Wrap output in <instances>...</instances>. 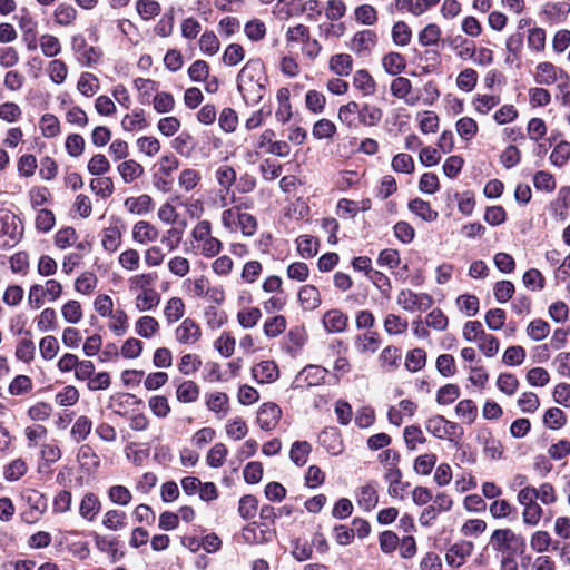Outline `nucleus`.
Listing matches in <instances>:
<instances>
[{"label":"nucleus","mask_w":570,"mask_h":570,"mask_svg":"<svg viewBox=\"0 0 570 570\" xmlns=\"http://www.w3.org/2000/svg\"><path fill=\"white\" fill-rule=\"evenodd\" d=\"M92 193L101 198H108L114 193V181L110 177L94 178L89 183Z\"/></svg>","instance_id":"51"},{"label":"nucleus","mask_w":570,"mask_h":570,"mask_svg":"<svg viewBox=\"0 0 570 570\" xmlns=\"http://www.w3.org/2000/svg\"><path fill=\"white\" fill-rule=\"evenodd\" d=\"M78 90L86 97H92L99 90L98 78L90 72H83L77 83Z\"/></svg>","instance_id":"49"},{"label":"nucleus","mask_w":570,"mask_h":570,"mask_svg":"<svg viewBox=\"0 0 570 570\" xmlns=\"http://www.w3.org/2000/svg\"><path fill=\"white\" fill-rule=\"evenodd\" d=\"M95 544L99 551L109 556V560L112 563L118 562L125 557V552L120 550V542L117 538L96 534Z\"/></svg>","instance_id":"14"},{"label":"nucleus","mask_w":570,"mask_h":570,"mask_svg":"<svg viewBox=\"0 0 570 570\" xmlns=\"http://www.w3.org/2000/svg\"><path fill=\"white\" fill-rule=\"evenodd\" d=\"M396 303L406 312H424L433 304V298L426 293H416L409 288L402 289L396 296Z\"/></svg>","instance_id":"6"},{"label":"nucleus","mask_w":570,"mask_h":570,"mask_svg":"<svg viewBox=\"0 0 570 570\" xmlns=\"http://www.w3.org/2000/svg\"><path fill=\"white\" fill-rule=\"evenodd\" d=\"M297 250L303 258H311L318 252V240L308 235H302L296 239Z\"/></svg>","instance_id":"47"},{"label":"nucleus","mask_w":570,"mask_h":570,"mask_svg":"<svg viewBox=\"0 0 570 570\" xmlns=\"http://www.w3.org/2000/svg\"><path fill=\"white\" fill-rule=\"evenodd\" d=\"M148 126L142 109H135L131 114L125 115L121 120V128L125 131L142 130Z\"/></svg>","instance_id":"28"},{"label":"nucleus","mask_w":570,"mask_h":570,"mask_svg":"<svg viewBox=\"0 0 570 570\" xmlns=\"http://www.w3.org/2000/svg\"><path fill=\"white\" fill-rule=\"evenodd\" d=\"M39 127L46 138H55L60 132L59 119L52 114H45L40 119Z\"/></svg>","instance_id":"53"},{"label":"nucleus","mask_w":570,"mask_h":570,"mask_svg":"<svg viewBox=\"0 0 570 570\" xmlns=\"http://www.w3.org/2000/svg\"><path fill=\"white\" fill-rule=\"evenodd\" d=\"M547 35L543 28L534 27L528 30L527 46L530 51L539 53L546 48Z\"/></svg>","instance_id":"36"},{"label":"nucleus","mask_w":570,"mask_h":570,"mask_svg":"<svg viewBox=\"0 0 570 570\" xmlns=\"http://www.w3.org/2000/svg\"><path fill=\"white\" fill-rule=\"evenodd\" d=\"M121 244V232L118 226L104 228L101 235V245L108 253H115Z\"/></svg>","instance_id":"29"},{"label":"nucleus","mask_w":570,"mask_h":570,"mask_svg":"<svg viewBox=\"0 0 570 570\" xmlns=\"http://www.w3.org/2000/svg\"><path fill=\"white\" fill-rule=\"evenodd\" d=\"M153 107L158 114H168L175 108V99L170 92H157L153 99Z\"/></svg>","instance_id":"60"},{"label":"nucleus","mask_w":570,"mask_h":570,"mask_svg":"<svg viewBox=\"0 0 570 570\" xmlns=\"http://www.w3.org/2000/svg\"><path fill=\"white\" fill-rule=\"evenodd\" d=\"M330 69L338 76H347L353 69V59L350 55L337 53L331 58Z\"/></svg>","instance_id":"38"},{"label":"nucleus","mask_w":570,"mask_h":570,"mask_svg":"<svg viewBox=\"0 0 570 570\" xmlns=\"http://www.w3.org/2000/svg\"><path fill=\"white\" fill-rule=\"evenodd\" d=\"M71 50L81 66L90 67L97 63L101 52L98 48L89 46L86 38L78 33L71 37Z\"/></svg>","instance_id":"7"},{"label":"nucleus","mask_w":570,"mask_h":570,"mask_svg":"<svg viewBox=\"0 0 570 570\" xmlns=\"http://www.w3.org/2000/svg\"><path fill=\"white\" fill-rule=\"evenodd\" d=\"M266 76L261 60H248L237 76V89L248 106L257 105L265 95Z\"/></svg>","instance_id":"1"},{"label":"nucleus","mask_w":570,"mask_h":570,"mask_svg":"<svg viewBox=\"0 0 570 570\" xmlns=\"http://www.w3.org/2000/svg\"><path fill=\"white\" fill-rule=\"evenodd\" d=\"M28 471V466L24 460L16 459L9 464H7L3 469V478L9 481H18L22 478Z\"/></svg>","instance_id":"50"},{"label":"nucleus","mask_w":570,"mask_h":570,"mask_svg":"<svg viewBox=\"0 0 570 570\" xmlns=\"http://www.w3.org/2000/svg\"><path fill=\"white\" fill-rule=\"evenodd\" d=\"M407 208L424 222H434L439 217V213L431 207L430 203L421 198L410 200Z\"/></svg>","instance_id":"22"},{"label":"nucleus","mask_w":570,"mask_h":570,"mask_svg":"<svg viewBox=\"0 0 570 570\" xmlns=\"http://www.w3.org/2000/svg\"><path fill=\"white\" fill-rule=\"evenodd\" d=\"M298 301L305 311H313L321 304L318 289L313 285H304L298 291Z\"/></svg>","instance_id":"24"},{"label":"nucleus","mask_w":570,"mask_h":570,"mask_svg":"<svg viewBox=\"0 0 570 570\" xmlns=\"http://www.w3.org/2000/svg\"><path fill=\"white\" fill-rule=\"evenodd\" d=\"M102 525L110 531L122 530L127 525V514L121 510H108L102 518Z\"/></svg>","instance_id":"33"},{"label":"nucleus","mask_w":570,"mask_h":570,"mask_svg":"<svg viewBox=\"0 0 570 570\" xmlns=\"http://www.w3.org/2000/svg\"><path fill=\"white\" fill-rule=\"evenodd\" d=\"M417 120L422 134H434L439 130V116L432 110L417 114Z\"/></svg>","instance_id":"44"},{"label":"nucleus","mask_w":570,"mask_h":570,"mask_svg":"<svg viewBox=\"0 0 570 570\" xmlns=\"http://www.w3.org/2000/svg\"><path fill=\"white\" fill-rule=\"evenodd\" d=\"M198 43L200 51L207 56L216 55L220 48V42L214 31H205Z\"/></svg>","instance_id":"54"},{"label":"nucleus","mask_w":570,"mask_h":570,"mask_svg":"<svg viewBox=\"0 0 570 570\" xmlns=\"http://www.w3.org/2000/svg\"><path fill=\"white\" fill-rule=\"evenodd\" d=\"M566 423L567 415L559 407H550L543 414V424L550 430H560Z\"/></svg>","instance_id":"40"},{"label":"nucleus","mask_w":570,"mask_h":570,"mask_svg":"<svg viewBox=\"0 0 570 570\" xmlns=\"http://www.w3.org/2000/svg\"><path fill=\"white\" fill-rule=\"evenodd\" d=\"M479 75L472 68L463 69L456 77V86L460 90L470 92L478 83Z\"/></svg>","instance_id":"52"},{"label":"nucleus","mask_w":570,"mask_h":570,"mask_svg":"<svg viewBox=\"0 0 570 570\" xmlns=\"http://www.w3.org/2000/svg\"><path fill=\"white\" fill-rule=\"evenodd\" d=\"M77 460L87 470H96L100 465L99 456L89 444H82L79 448Z\"/></svg>","instance_id":"34"},{"label":"nucleus","mask_w":570,"mask_h":570,"mask_svg":"<svg viewBox=\"0 0 570 570\" xmlns=\"http://www.w3.org/2000/svg\"><path fill=\"white\" fill-rule=\"evenodd\" d=\"M154 206L155 204L153 198L147 194H142L138 197H128L125 200V207L127 210L140 216L150 213L154 209Z\"/></svg>","instance_id":"21"},{"label":"nucleus","mask_w":570,"mask_h":570,"mask_svg":"<svg viewBox=\"0 0 570 570\" xmlns=\"http://www.w3.org/2000/svg\"><path fill=\"white\" fill-rule=\"evenodd\" d=\"M474 544L471 541L460 540L453 543L445 553V562L452 568H460L472 554Z\"/></svg>","instance_id":"9"},{"label":"nucleus","mask_w":570,"mask_h":570,"mask_svg":"<svg viewBox=\"0 0 570 570\" xmlns=\"http://www.w3.org/2000/svg\"><path fill=\"white\" fill-rule=\"evenodd\" d=\"M392 39L396 46L405 47L411 42L412 30L404 21H397L392 27Z\"/></svg>","instance_id":"48"},{"label":"nucleus","mask_w":570,"mask_h":570,"mask_svg":"<svg viewBox=\"0 0 570 570\" xmlns=\"http://www.w3.org/2000/svg\"><path fill=\"white\" fill-rule=\"evenodd\" d=\"M242 212V204H237L227 209H224L220 217L223 227L230 233L237 232V223L240 218Z\"/></svg>","instance_id":"37"},{"label":"nucleus","mask_w":570,"mask_h":570,"mask_svg":"<svg viewBox=\"0 0 570 570\" xmlns=\"http://www.w3.org/2000/svg\"><path fill=\"white\" fill-rule=\"evenodd\" d=\"M570 159V142L562 140L552 149L549 160L556 167H563Z\"/></svg>","instance_id":"43"},{"label":"nucleus","mask_w":570,"mask_h":570,"mask_svg":"<svg viewBox=\"0 0 570 570\" xmlns=\"http://www.w3.org/2000/svg\"><path fill=\"white\" fill-rule=\"evenodd\" d=\"M193 239L198 244L199 253L212 258L219 254L222 250V242L212 235V224L209 220L198 222L191 230Z\"/></svg>","instance_id":"3"},{"label":"nucleus","mask_w":570,"mask_h":570,"mask_svg":"<svg viewBox=\"0 0 570 570\" xmlns=\"http://www.w3.org/2000/svg\"><path fill=\"white\" fill-rule=\"evenodd\" d=\"M91 429L92 421L88 416L81 415L75 421L70 430V436L76 443H80L88 438Z\"/></svg>","instance_id":"32"},{"label":"nucleus","mask_w":570,"mask_h":570,"mask_svg":"<svg viewBox=\"0 0 570 570\" xmlns=\"http://www.w3.org/2000/svg\"><path fill=\"white\" fill-rule=\"evenodd\" d=\"M14 216L10 213L0 215V246L11 247L18 242Z\"/></svg>","instance_id":"19"},{"label":"nucleus","mask_w":570,"mask_h":570,"mask_svg":"<svg viewBox=\"0 0 570 570\" xmlns=\"http://www.w3.org/2000/svg\"><path fill=\"white\" fill-rule=\"evenodd\" d=\"M202 175L193 168H186L180 171L178 177V185L185 191H191L200 181Z\"/></svg>","instance_id":"58"},{"label":"nucleus","mask_w":570,"mask_h":570,"mask_svg":"<svg viewBox=\"0 0 570 570\" xmlns=\"http://www.w3.org/2000/svg\"><path fill=\"white\" fill-rule=\"evenodd\" d=\"M456 416L465 424H472L478 416V407L472 400L460 401L455 406Z\"/></svg>","instance_id":"35"},{"label":"nucleus","mask_w":570,"mask_h":570,"mask_svg":"<svg viewBox=\"0 0 570 570\" xmlns=\"http://www.w3.org/2000/svg\"><path fill=\"white\" fill-rule=\"evenodd\" d=\"M306 342V333L302 327H293L289 330L284 344L285 351L295 356Z\"/></svg>","instance_id":"25"},{"label":"nucleus","mask_w":570,"mask_h":570,"mask_svg":"<svg viewBox=\"0 0 570 570\" xmlns=\"http://www.w3.org/2000/svg\"><path fill=\"white\" fill-rule=\"evenodd\" d=\"M425 429L433 436L441 440L453 441L462 435V428L455 423L445 420L442 415H434L425 423Z\"/></svg>","instance_id":"5"},{"label":"nucleus","mask_w":570,"mask_h":570,"mask_svg":"<svg viewBox=\"0 0 570 570\" xmlns=\"http://www.w3.org/2000/svg\"><path fill=\"white\" fill-rule=\"evenodd\" d=\"M534 81L541 86H551L558 83L562 89L569 83V75L562 69L554 66L552 62H539L533 73Z\"/></svg>","instance_id":"4"},{"label":"nucleus","mask_w":570,"mask_h":570,"mask_svg":"<svg viewBox=\"0 0 570 570\" xmlns=\"http://www.w3.org/2000/svg\"><path fill=\"white\" fill-rule=\"evenodd\" d=\"M489 544L501 558L522 553L525 546L523 537L509 528L494 530Z\"/></svg>","instance_id":"2"},{"label":"nucleus","mask_w":570,"mask_h":570,"mask_svg":"<svg viewBox=\"0 0 570 570\" xmlns=\"http://www.w3.org/2000/svg\"><path fill=\"white\" fill-rule=\"evenodd\" d=\"M228 450L224 443H216L207 453L206 462L210 468H220L226 460Z\"/></svg>","instance_id":"64"},{"label":"nucleus","mask_w":570,"mask_h":570,"mask_svg":"<svg viewBox=\"0 0 570 570\" xmlns=\"http://www.w3.org/2000/svg\"><path fill=\"white\" fill-rule=\"evenodd\" d=\"M327 373V370L320 365H307L295 376L292 387L304 389L318 386L324 383Z\"/></svg>","instance_id":"8"},{"label":"nucleus","mask_w":570,"mask_h":570,"mask_svg":"<svg viewBox=\"0 0 570 570\" xmlns=\"http://www.w3.org/2000/svg\"><path fill=\"white\" fill-rule=\"evenodd\" d=\"M551 542L552 539L550 533L544 530H538L530 537V548L538 553L547 552Z\"/></svg>","instance_id":"59"},{"label":"nucleus","mask_w":570,"mask_h":570,"mask_svg":"<svg viewBox=\"0 0 570 570\" xmlns=\"http://www.w3.org/2000/svg\"><path fill=\"white\" fill-rule=\"evenodd\" d=\"M500 104V97L495 95H476L472 100L474 110L480 115L489 114Z\"/></svg>","instance_id":"41"},{"label":"nucleus","mask_w":570,"mask_h":570,"mask_svg":"<svg viewBox=\"0 0 570 570\" xmlns=\"http://www.w3.org/2000/svg\"><path fill=\"white\" fill-rule=\"evenodd\" d=\"M375 100L377 98H371L361 106L358 105V122L365 126H376L381 121L383 111Z\"/></svg>","instance_id":"16"},{"label":"nucleus","mask_w":570,"mask_h":570,"mask_svg":"<svg viewBox=\"0 0 570 570\" xmlns=\"http://www.w3.org/2000/svg\"><path fill=\"white\" fill-rule=\"evenodd\" d=\"M77 18V10L67 3H60L53 12L55 22L59 26H70Z\"/></svg>","instance_id":"45"},{"label":"nucleus","mask_w":570,"mask_h":570,"mask_svg":"<svg viewBox=\"0 0 570 570\" xmlns=\"http://www.w3.org/2000/svg\"><path fill=\"white\" fill-rule=\"evenodd\" d=\"M459 136L464 140H471L478 132V124L471 117H462L455 125Z\"/></svg>","instance_id":"61"},{"label":"nucleus","mask_w":570,"mask_h":570,"mask_svg":"<svg viewBox=\"0 0 570 570\" xmlns=\"http://www.w3.org/2000/svg\"><path fill=\"white\" fill-rule=\"evenodd\" d=\"M215 177L220 188L230 190L236 181V171L228 165H222L216 169Z\"/></svg>","instance_id":"63"},{"label":"nucleus","mask_w":570,"mask_h":570,"mask_svg":"<svg viewBox=\"0 0 570 570\" xmlns=\"http://www.w3.org/2000/svg\"><path fill=\"white\" fill-rule=\"evenodd\" d=\"M100 510L101 502L98 495L92 492L85 493L79 503V515L83 520L92 522L100 513Z\"/></svg>","instance_id":"18"},{"label":"nucleus","mask_w":570,"mask_h":570,"mask_svg":"<svg viewBox=\"0 0 570 570\" xmlns=\"http://www.w3.org/2000/svg\"><path fill=\"white\" fill-rule=\"evenodd\" d=\"M160 296L155 289L141 292L136 297V307L140 312L149 311L159 304Z\"/></svg>","instance_id":"56"},{"label":"nucleus","mask_w":570,"mask_h":570,"mask_svg":"<svg viewBox=\"0 0 570 570\" xmlns=\"http://www.w3.org/2000/svg\"><path fill=\"white\" fill-rule=\"evenodd\" d=\"M282 415L281 407L275 403H264L257 412V424L264 431L273 430Z\"/></svg>","instance_id":"13"},{"label":"nucleus","mask_w":570,"mask_h":570,"mask_svg":"<svg viewBox=\"0 0 570 570\" xmlns=\"http://www.w3.org/2000/svg\"><path fill=\"white\" fill-rule=\"evenodd\" d=\"M171 147L181 156L188 157L194 150V140L191 135L186 131L180 132L171 141Z\"/></svg>","instance_id":"62"},{"label":"nucleus","mask_w":570,"mask_h":570,"mask_svg":"<svg viewBox=\"0 0 570 570\" xmlns=\"http://www.w3.org/2000/svg\"><path fill=\"white\" fill-rule=\"evenodd\" d=\"M312 451V445L307 441H295L289 451L291 461L297 465L303 466L306 464Z\"/></svg>","instance_id":"30"},{"label":"nucleus","mask_w":570,"mask_h":570,"mask_svg":"<svg viewBox=\"0 0 570 570\" xmlns=\"http://www.w3.org/2000/svg\"><path fill=\"white\" fill-rule=\"evenodd\" d=\"M403 439L407 450L415 451L419 444H424L426 438L417 425H409L403 430Z\"/></svg>","instance_id":"42"},{"label":"nucleus","mask_w":570,"mask_h":570,"mask_svg":"<svg viewBox=\"0 0 570 570\" xmlns=\"http://www.w3.org/2000/svg\"><path fill=\"white\" fill-rule=\"evenodd\" d=\"M136 10L142 20H150L160 13L161 7L156 0H137Z\"/></svg>","instance_id":"57"},{"label":"nucleus","mask_w":570,"mask_h":570,"mask_svg":"<svg viewBox=\"0 0 570 570\" xmlns=\"http://www.w3.org/2000/svg\"><path fill=\"white\" fill-rule=\"evenodd\" d=\"M478 441L483 448L485 458L497 461L502 458L503 445L500 440L495 439L491 431L483 430L478 434Z\"/></svg>","instance_id":"15"},{"label":"nucleus","mask_w":570,"mask_h":570,"mask_svg":"<svg viewBox=\"0 0 570 570\" xmlns=\"http://www.w3.org/2000/svg\"><path fill=\"white\" fill-rule=\"evenodd\" d=\"M385 71L390 75H399L406 68L405 58L399 52H390L382 60Z\"/></svg>","instance_id":"39"},{"label":"nucleus","mask_w":570,"mask_h":570,"mask_svg":"<svg viewBox=\"0 0 570 570\" xmlns=\"http://www.w3.org/2000/svg\"><path fill=\"white\" fill-rule=\"evenodd\" d=\"M177 399L183 403H191L198 399L199 389L193 381H185L177 387Z\"/></svg>","instance_id":"55"},{"label":"nucleus","mask_w":570,"mask_h":570,"mask_svg":"<svg viewBox=\"0 0 570 570\" xmlns=\"http://www.w3.org/2000/svg\"><path fill=\"white\" fill-rule=\"evenodd\" d=\"M124 183L130 184L144 175V167L136 160L129 159L120 163L117 167Z\"/></svg>","instance_id":"26"},{"label":"nucleus","mask_w":570,"mask_h":570,"mask_svg":"<svg viewBox=\"0 0 570 570\" xmlns=\"http://www.w3.org/2000/svg\"><path fill=\"white\" fill-rule=\"evenodd\" d=\"M275 132L272 129H265L257 142V148L265 149L266 153L278 157H287L291 153V147L286 141H275Z\"/></svg>","instance_id":"10"},{"label":"nucleus","mask_w":570,"mask_h":570,"mask_svg":"<svg viewBox=\"0 0 570 570\" xmlns=\"http://www.w3.org/2000/svg\"><path fill=\"white\" fill-rule=\"evenodd\" d=\"M308 39H311L309 28L302 23L288 27L285 33L286 46L289 48L297 45L302 48Z\"/></svg>","instance_id":"23"},{"label":"nucleus","mask_w":570,"mask_h":570,"mask_svg":"<svg viewBox=\"0 0 570 570\" xmlns=\"http://www.w3.org/2000/svg\"><path fill=\"white\" fill-rule=\"evenodd\" d=\"M252 376L258 384H269L279 376V370L274 361L265 360L252 367Z\"/></svg>","instance_id":"11"},{"label":"nucleus","mask_w":570,"mask_h":570,"mask_svg":"<svg viewBox=\"0 0 570 570\" xmlns=\"http://www.w3.org/2000/svg\"><path fill=\"white\" fill-rule=\"evenodd\" d=\"M135 330L139 336L150 338L158 332L159 324L157 320L151 316H141L137 320Z\"/></svg>","instance_id":"46"},{"label":"nucleus","mask_w":570,"mask_h":570,"mask_svg":"<svg viewBox=\"0 0 570 570\" xmlns=\"http://www.w3.org/2000/svg\"><path fill=\"white\" fill-rule=\"evenodd\" d=\"M159 230L147 220H139L132 226V239L135 243L146 245L156 242Z\"/></svg>","instance_id":"20"},{"label":"nucleus","mask_w":570,"mask_h":570,"mask_svg":"<svg viewBox=\"0 0 570 570\" xmlns=\"http://www.w3.org/2000/svg\"><path fill=\"white\" fill-rule=\"evenodd\" d=\"M323 324L326 331L340 333L345 330L347 325V317L341 311L332 309L325 313Z\"/></svg>","instance_id":"27"},{"label":"nucleus","mask_w":570,"mask_h":570,"mask_svg":"<svg viewBox=\"0 0 570 570\" xmlns=\"http://www.w3.org/2000/svg\"><path fill=\"white\" fill-rule=\"evenodd\" d=\"M39 47L42 55L47 58L57 57L62 50V46L58 37L50 33H43L40 36Z\"/></svg>","instance_id":"31"},{"label":"nucleus","mask_w":570,"mask_h":570,"mask_svg":"<svg viewBox=\"0 0 570 570\" xmlns=\"http://www.w3.org/2000/svg\"><path fill=\"white\" fill-rule=\"evenodd\" d=\"M202 331L191 318H185L176 328L175 337L180 344L193 345L199 341Z\"/></svg>","instance_id":"12"},{"label":"nucleus","mask_w":570,"mask_h":570,"mask_svg":"<svg viewBox=\"0 0 570 570\" xmlns=\"http://www.w3.org/2000/svg\"><path fill=\"white\" fill-rule=\"evenodd\" d=\"M390 90L393 97L404 100L409 106H415L419 101V97L411 96L412 82L405 77L394 78Z\"/></svg>","instance_id":"17"}]
</instances>
